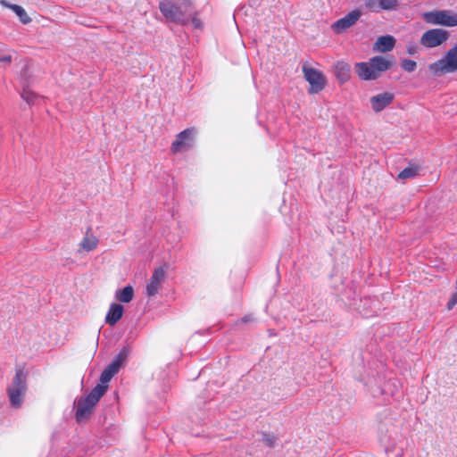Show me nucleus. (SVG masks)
<instances>
[{
	"mask_svg": "<svg viewBox=\"0 0 457 457\" xmlns=\"http://www.w3.org/2000/svg\"><path fill=\"white\" fill-rule=\"evenodd\" d=\"M392 61L386 57L376 55L368 62H356L354 70L358 77L362 80H375L378 79L384 71L391 69Z\"/></svg>",
	"mask_w": 457,
	"mask_h": 457,
	"instance_id": "f257e3e1",
	"label": "nucleus"
},
{
	"mask_svg": "<svg viewBox=\"0 0 457 457\" xmlns=\"http://www.w3.org/2000/svg\"><path fill=\"white\" fill-rule=\"evenodd\" d=\"M108 386L96 385L87 396L77 399L75 416L78 422L87 419L93 412L94 407L107 391Z\"/></svg>",
	"mask_w": 457,
	"mask_h": 457,
	"instance_id": "f03ea898",
	"label": "nucleus"
},
{
	"mask_svg": "<svg viewBox=\"0 0 457 457\" xmlns=\"http://www.w3.org/2000/svg\"><path fill=\"white\" fill-rule=\"evenodd\" d=\"M159 8L167 20L181 24H187L192 14L191 3L188 1L176 4L171 0H162Z\"/></svg>",
	"mask_w": 457,
	"mask_h": 457,
	"instance_id": "7ed1b4c3",
	"label": "nucleus"
},
{
	"mask_svg": "<svg viewBox=\"0 0 457 457\" xmlns=\"http://www.w3.org/2000/svg\"><path fill=\"white\" fill-rule=\"evenodd\" d=\"M26 373L22 369L16 370L12 385L7 388L11 405L19 408L23 402V395L26 392Z\"/></svg>",
	"mask_w": 457,
	"mask_h": 457,
	"instance_id": "20e7f679",
	"label": "nucleus"
},
{
	"mask_svg": "<svg viewBox=\"0 0 457 457\" xmlns=\"http://www.w3.org/2000/svg\"><path fill=\"white\" fill-rule=\"evenodd\" d=\"M428 69L436 75L457 71V44L443 58L431 63Z\"/></svg>",
	"mask_w": 457,
	"mask_h": 457,
	"instance_id": "39448f33",
	"label": "nucleus"
},
{
	"mask_svg": "<svg viewBox=\"0 0 457 457\" xmlns=\"http://www.w3.org/2000/svg\"><path fill=\"white\" fill-rule=\"evenodd\" d=\"M422 19L428 24L446 27L457 26V12L451 10H435L422 14Z\"/></svg>",
	"mask_w": 457,
	"mask_h": 457,
	"instance_id": "423d86ee",
	"label": "nucleus"
},
{
	"mask_svg": "<svg viewBox=\"0 0 457 457\" xmlns=\"http://www.w3.org/2000/svg\"><path fill=\"white\" fill-rule=\"evenodd\" d=\"M449 32L443 29L427 30L420 37V44L428 48L441 46L449 38Z\"/></svg>",
	"mask_w": 457,
	"mask_h": 457,
	"instance_id": "0eeeda50",
	"label": "nucleus"
},
{
	"mask_svg": "<svg viewBox=\"0 0 457 457\" xmlns=\"http://www.w3.org/2000/svg\"><path fill=\"white\" fill-rule=\"evenodd\" d=\"M303 72L304 74L305 79L310 83V94H317L324 88L326 85V79L320 71L314 68L303 66Z\"/></svg>",
	"mask_w": 457,
	"mask_h": 457,
	"instance_id": "6e6552de",
	"label": "nucleus"
},
{
	"mask_svg": "<svg viewBox=\"0 0 457 457\" xmlns=\"http://www.w3.org/2000/svg\"><path fill=\"white\" fill-rule=\"evenodd\" d=\"M362 12L359 9H354L345 16L338 19L331 25V29L337 35L342 34L352 28L361 17Z\"/></svg>",
	"mask_w": 457,
	"mask_h": 457,
	"instance_id": "1a4fd4ad",
	"label": "nucleus"
},
{
	"mask_svg": "<svg viewBox=\"0 0 457 457\" xmlns=\"http://www.w3.org/2000/svg\"><path fill=\"white\" fill-rule=\"evenodd\" d=\"M195 129L188 128L177 135L175 141L171 145V151L174 154L190 149L193 146Z\"/></svg>",
	"mask_w": 457,
	"mask_h": 457,
	"instance_id": "9d476101",
	"label": "nucleus"
},
{
	"mask_svg": "<svg viewBox=\"0 0 457 457\" xmlns=\"http://www.w3.org/2000/svg\"><path fill=\"white\" fill-rule=\"evenodd\" d=\"M166 270L165 267H159L154 270L145 288L147 296H154L162 288L166 278Z\"/></svg>",
	"mask_w": 457,
	"mask_h": 457,
	"instance_id": "9b49d317",
	"label": "nucleus"
},
{
	"mask_svg": "<svg viewBox=\"0 0 457 457\" xmlns=\"http://www.w3.org/2000/svg\"><path fill=\"white\" fill-rule=\"evenodd\" d=\"M394 98V94L390 92L378 94L370 98L371 107L374 112H379L392 104Z\"/></svg>",
	"mask_w": 457,
	"mask_h": 457,
	"instance_id": "f8f14e48",
	"label": "nucleus"
},
{
	"mask_svg": "<svg viewBox=\"0 0 457 457\" xmlns=\"http://www.w3.org/2000/svg\"><path fill=\"white\" fill-rule=\"evenodd\" d=\"M28 69L24 68L21 72V84L22 86V92L21 93V98L28 104H33L37 96L31 91L29 87V81L28 79Z\"/></svg>",
	"mask_w": 457,
	"mask_h": 457,
	"instance_id": "ddd939ff",
	"label": "nucleus"
},
{
	"mask_svg": "<svg viewBox=\"0 0 457 457\" xmlns=\"http://www.w3.org/2000/svg\"><path fill=\"white\" fill-rule=\"evenodd\" d=\"M395 45V39L393 36L386 35L378 37L373 45V51L386 53L391 51Z\"/></svg>",
	"mask_w": 457,
	"mask_h": 457,
	"instance_id": "4468645a",
	"label": "nucleus"
},
{
	"mask_svg": "<svg viewBox=\"0 0 457 457\" xmlns=\"http://www.w3.org/2000/svg\"><path fill=\"white\" fill-rule=\"evenodd\" d=\"M124 308L120 303H112L105 316V322L110 326H114L122 317Z\"/></svg>",
	"mask_w": 457,
	"mask_h": 457,
	"instance_id": "2eb2a0df",
	"label": "nucleus"
},
{
	"mask_svg": "<svg viewBox=\"0 0 457 457\" xmlns=\"http://www.w3.org/2000/svg\"><path fill=\"white\" fill-rule=\"evenodd\" d=\"M350 65L345 62H337L335 65V75L341 83L350 79Z\"/></svg>",
	"mask_w": 457,
	"mask_h": 457,
	"instance_id": "dca6fc26",
	"label": "nucleus"
},
{
	"mask_svg": "<svg viewBox=\"0 0 457 457\" xmlns=\"http://www.w3.org/2000/svg\"><path fill=\"white\" fill-rule=\"evenodd\" d=\"M97 245V237L87 231L82 241L79 243V248L86 252H91L96 248Z\"/></svg>",
	"mask_w": 457,
	"mask_h": 457,
	"instance_id": "f3484780",
	"label": "nucleus"
},
{
	"mask_svg": "<svg viewBox=\"0 0 457 457\" xmlns=\"http://www.w3.org/2000/svg\"><path fill=\"white\" fill-rule=\"evenodd\" d=\"M133 297H134V289L129 285L126 286L123 289L117 290L115 292V298H116V300H118L120 303H129L130 301H132Z\"/></svg>",
	"mask_w": 457,
	"mask_h": 457,
	"instance_id": "a211bd4d",
	"label": "nucleus"
},
{
	"mask_svg": "<svg viewBox=\"0 0 457 457\" xmlns=\"http://www.w3.org/2000/svg\"><path fill=\"white\" fill-rule=\"evenodd\" d=\"M3 4L9 7L11 10H12L16 14L17 16L20 18V21L23 23V24H28L31 21V19L30 17L27 14L26 11L24 10L23 7H21V5H18V4H5L3 2Z\"/></svg>",
	"mask_w": 457,
	"mask_h": 457,
	"instance_id": "6ab92c4d",
	"label": "nucleus"
},
{
	"mask_svg": "<svg viewBox=\"0 0 457 457\" xmlns=\"http://www.w3.org/2000/svg\"><path fill=\"white\" fill-rule=\"evenodd\" d=\"M420 167L418 165L411 164L410 166L403 169L399 174L400 179H412L419 175Z\"/></svg>",
	"mask_w": 457,
	"mask_h": 457,
	"instance_id": "aec40b11",
	"label": "nucleus"
},
{
	"mask_svg": "<svg viewBox=\"0 0 457 457\" xmlns=\"http://www.w3.org/2000/svg\"><path fill=\"white\" fill-rule=\"evenodd\" d=\"M380 443L383 445L386 453H393L395 449V439L391 436L380 435Z\"/></svg>",
	"mask_w": 457,
	"mask_h": 457,
	"instance_id": "412c9836",
	"label": "nucleus"
},
{
	"mask_svg": "<svg viewBox=\"0 0 457 457\" xmlns=\"http://www.w3.org/2000/svg\"><path fill=\"white\" fill-rule=\"evenodd\" d=\"M398 0H378L377 7L379 10L395 11L398 9Z\"/></svg>",
	"mask_w": 457,
	"mask_h": 457,
	"instance_id": "4be33fe9",
	"label": "nucleus"
},
{
	"mask_svg": "<svg viewBox=\"0 0 457 457\" xmlns=\"http://www.w3.org/2000/svg\"><path fill=\"white\" fill-rule=\"evenodd\" d=\"M129 353V349L127 346L122 347L120 351L114 356L111 362L116 365L119 369H120L122 363L127 359Z\"/></svg>",
	"mask_w": 457,
	"mask_h": 457,
	"instance_id": "5701e85b",
	"label": "nucleus"
},
{
	"mask_svg": "<svg viewBox=\"0 0 457 457\" xmlns=\"http://www.w3.org/2000/svg\"><path fill=\"white\" fill-rule=\"evenodd\" d=\"M262 441L268 447L273 448L278 441V437L275 435L263 432Z\"/></svg>",
	"mask_w": 457,
	"mask_h": 457,
	"instance_id": "b1692460",
	"label": "nucleus"
},
{
	"mask_svg": "<svg viewBox=\"0 0 457 457\" xmlns=\"http://www.w3.org/2000/svg\"><path fill=\"white\" fill-rule=\"evenodd\" d=\"M401 66L402 68L408 71V72H412L416 70L417 68V63L415 61L413 60H411V59H403L401 62Z\"/></svg>",
	"mask_w": 457,
	"mask_h": 457,
	"instance_id": "393cba45",
	"label": "nucleus"
},
{
	"mask_svg": "<svg viewBox=\"0 0 457 457\" xmlns=\"http://www.w3.org/2000/svg\"><path fill=\"white\" fill-rule=\"evenodd\" d=\"M112 376H111L105 370H103L100 376V385L107 386V384L111 381Z\"/></svg>",
	"mask_w": 457,
	"mask_h": 457,
	"instance_id": "a878e982",
	"label": "nucleus"
},
{
	"mask_svg": "<svg viewBox=\"0 0 457 457\" xmlns=\"http://www.w3.org/2000/svg\"><path fill=\"white\" fill-rule=\"evenodd\" d=\"M111 376H114L115 374L118 373V371L120 370V369L112 364V362L109 363V365L104 369Z\"/></svg>",
	"mask_w": 457,
	"mask_h": 457,
	"instance_id": "bb28decb",
	"label": "nucleus"
},
{
	"mask_svg": "<svg viewBox=\"0 0 457 457\" xmlns=\"http://www.w3.org/2000/svg\"><path fill=\"white\" fill-rule=\"evenodd\" d=\"M378 3H376V0H366L365 5L366 7L371 9L374 12H378L379 9L377 7Z\"/></svg>",
	"mask_w": 457,
	"mask_h": 457,
	"instance_id": "cd10ccee",
	"label": "nucleus"
},
{
	"mask_svg": "<svg viewBox=\"0 0 457 457\" xmlns=\"http://www.w3.org/2000/svg\"><path fill=\"white\" fill-rule=\"evenodd\" d=\"M192 21V24L194 26V28L195 29H200L202 27V22L199 19L195 18V17H193V13L191 14V17L189 19V21Z\"/></svg>",
	"mask_w": 457,
	"mask_h": 457,
	"instance_id": "c85d7f7f",
	"label": "nucleus"
},
{
	"mask_svg": "<svg viewBox=\"0 0 457 457\" xmlns=\"http://www.w3.org/2000/svg\"><path fill=\"white\" fill-rule=\"evenodd\" d=\"M12 57L11 54L0 55V62L11 63Z\"/></svg>",
	"mask_w": 457,
	"mask_h": 457,
	"instance_id": "c756f323",
	"label": "nucleus"
},
{
	"mask_svg": "<svg viewBox=\"0 0 457 457\" xmlns=\"http://www.w3.org/2000/svg\"><path fill=\"white\" fill-rule=\"evenodd\" d=\"M253 320V319L251 318V316H245L243 319H242V321L243 322H248V321H251Z\"/></svg>",
	"mask_w": 457,
	"mask_h": 457,
	"instance_id": "7c9ffc66",
	"label": "nucleus"
}]
</instances>
